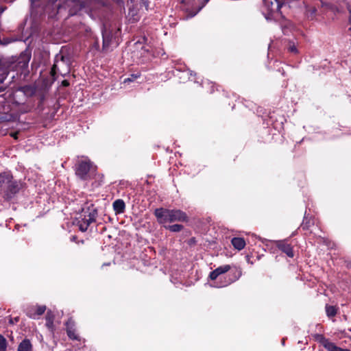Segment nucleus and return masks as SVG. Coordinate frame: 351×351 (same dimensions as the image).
<instances>
[{
    "label": "nucleus",
    "instance_id": "11",
    "mask_svg": "<svg viewBox=\"0 0 351 351\" xmlns=\"http://www.w3.org/2000/svg\"><path fill=\"white\" fill-rule=\"evenodd\" d=\"M8 74V69L2 64V60L0 58V92L5 90L4 86L2 84L3 81L5 80Z\"/></svg>",
    "mask_w": 351,
    "mask_h": 351
},
{
    "label": "nucleus",
    "instance_id": "2",
    "mask_svg": "<svg viewBox=\"0 0 351 351\" xmlns=\"http://www.w3.org/2000/svg\"><path fill=\"white\" fill-rule=\"evenodd\" d=\"M97 167L87 158H83L75 165V174L82 180H87L95 176Z\"/></svg>",
    "mask_w": 351,
    "mask_h": 351
},
{
    "label": "nucleus",
    "instance_id": "13",
    "mask_svg": "<svg viewBox=\"0 0 351 351\" xmlns=\"http://www.w3.org/2000/svg\"><path fill=\"white\" fill-rule=\"evenodd\" d=\"M45 319H46V324H45L46 326L51 332H53V331L55 330L54 324H53L54 315L51 311H47L46 317H45Z\"/></svg>",
    "mask_w": 351,
    "mask_h": 351
},
{
    "label": "nucleus",
    "instance_id": "17",
    "mask_svg": "<svg viewBox=\"0 0 351 351\" xmlns=\"http://www.w3.org/2000/svg\"><path fill=\"white\" fill-rule=\"evenodd\" d=\"M71 321H69L66 323V332L69 337L71 339L74 340H78L79 337L77 334L75 332V329L73 328V326H70Z\"/></svg>",
    "mask_w": 351,
    "mask_h": 351
},
{
    "label": "nucleus",
    "instance_id": "12",
    "mask_svg": "<svg viewBox=\"0 0 351 351\" xmlns=\"http://www.w3.org/2000/svg\"><path fill=\"white\" fill-rule=\"evenodd\" d=\"M30 60V56L27 53H23L18 58V66L21 69H26Z\"/></svg>",
    "mask_w": 351,
    "mask_h": 351
},
{
    "label": "nucleus",
    "instance_id": "7",
    "mask_svg": "<svg viewBox=\"0 0 351 351\" xmlns=\"http://www.w3.org/2000/svg\"><path fill=\"white\" fill-rule=\"evenodd\" d=\"M103 38V51H108L111 50V44L113 36L112 32L107 28L102 30Z\"/></svg>",
    "mask_w": 351,
    "mask_h": 351
},
{
    "label": "nucleus",
    "instance_id": "27",
    "mask_svg": "<svg viewBox=\"0 0 351 351\" xmlns=\"http://www.w3.org/2000/svg\"><path fill=\"white\" fill-rule=\"evenodd\" d=\"M129 14L131 15L132 17H134V21H137L138 20V17L136 16V13L135 12V10L134 9H131L130 8L129 10Z\"/></svg>",
    "mask_w": 351,
    "mask_h": 351
},
{
    "label": "nucleus",
    "instance_id": "3",
    "mask_svg": "<svg viewBox=\"0 0 351 351\" xmlns=\"http://www.w3.org/2000/svg\"><path fill=\"white\" fill-rule=\"evenodd\" d=\"M69 72V68L66 63V58L64 56H61L60 60H56L55 63L51 68V74L53 76H55L56 74L65 75Z\"/></svg>",
    "mask_w": 351,
    "mask_h": 351
},
{
    "label": "nucleus",
    "instance_id": "30",
    "mask_svg": "<svg viewBox=\"0 0 351 351\" xmlns=\"http://www.w3.org/2000/svg\"><path fill=\"white\" fill-rule=\"evenodd\" d=\"M349 23H350V29H351V10H350Z\"/></svg>",
    "mask_w": 351,
    "mask_h": 351
},
{
    "label": "nucleus",
    "instance_id": "24",
    "mask_svg": "<svg viewBox=\"0 0 351 351\" xmlns=\"http://www.w3.org/2000/svg\"><path fill=\"white\" fill-rule=\"evenodd\" d=\"M306 12H307L308 16L311 17L313 19V17L314 16L315 14L317 12V10L314 7H312V8L306 7Z\"/></svg>",
    "mask_w": 351,
    "mask_h": 351
},
{
    "label": "nucleus",
    "instance_id": "19",
    "mask_svg": "<svg viewBox=\"0 0 351 351\" xmlns=\"http://www.w3.org/2000/svg\"><path fill=\"white\" fill-rule=\"evenodd\" d=\"M165 228H167L173 232H180L183 228V226L180 225V224H174V225L167 226H165Z\"/></svg>",
    "mask_w": 351,
    "mask_h": 351
},
{
    "label": "nucleus",
    "instance_id": "18",
    "mask_svg": "<svg viewBox=\"0 0 351 351\" xmlns=\"http://www.w3.org/2000/svg\"><path fill=\"white\" fill-rule=\"evenodd\" d=\"M320 3H322V6L326 10H331L333 12L339 11L338 8L331 3H324L322 1H320Z\"/></svg>",
    "mask_w": 351,
    "mask_h": 351
},
{
    "label": "nucleus",
    "instance_id": "32",
    "mask_svg": "<svg viewBox=\"0 0 351 351\" xmlns=\"http://www.w3.org/2000/svg\"><path fill=\"white\" fill-rule=\"evenodd\" d=\"M197 12H194L193 14H190L189 17H193V16H194L197 14Z\"/></svg>",
    "mask_w": 351,
    "mask_h": 351
},
{
    "label": "nucleus",
    "instance_id": "21",
    "mask_svg": "<svg viewBox=\"0 0 351 351\" xmlns=\"http://www.w3.org/2000/svg\"><path fill=\"white\" fill-rule=\"evenodd\" d=\"M326 311L327 315L329 317H333L337 313L336 308L332 306H326Z\"/></svg>",
    "mask_w": 351,
    "mask_h": 351
},
{
    "label": "nucleus",
    "instance_id": "33",
    "mask_svg": "<svg viewBox=\"0 0 351 351\" xmlns=\"http://www.w3.org/2000/svg\"><path fill=\"white\" fill-rule=\"evenodd\" d=\"M75 239H76V237H75V236H73V237H71V241H75Z\"/></svg>",
    "mask_w": 351,
    "mask_h": 351
},
{
    "label": "nucleus",
    "instance_id": "8",
    "mask_svg": "<svg viewBox=\"0 0 351 351\" xmlns=\"http://www.w3.org/2000/svg\"><path fill=\"white\" fill-rule=\"evenodd\" d=\"M12 177L6 173L0 174V193L5 191L7 187H10L11 184V180Z\"/></svg>",
    "mask_w": 351,
    "mask_h": 351
},
{
    "label": "nucleus",
    "instance_id": "20",
    "mask_svg": "<svg viewBox=\"0 0 351 351\" xmlns=\"http://www.w3.org/2000/svg\"><path fill=\"white\" fill-rule=\"evenodd\" d=\"M230 265H225L220 266L215 269H216L217 272L218 273V274L221 275V274H225L226 272L230 270Z\"/></svg>",
    "mask_w": 351,
    "mask_h": 351
},
{
    "label": "nucleus",
    "instance_id": "16",
    "mask_svg": "<svg viewBox=\"0 0 351 351\" xmlns=\"http://www.w3.org/2000/svg\"><path fill=\"white\" fill-rule=\"evenodd\" d=\"M17 351H32V345L29 339L23 340L19 345Z\"/></svg>",
    "mask_w": 351,
    "mask_h": 351
},
{
    "label": "nucleus",
    "instance_id": "26",
    "mask_svg": "<svg viewBox=\"0 0 351 351\" xmlns=\"http://www.w3.org/2000/svg\"><path fill=\"white\" fill-rule=\"evenodd\" d=\"M219 275L218 274V273L217 272L216 269L213 270V271L210 272V278L211 280H214L215 279H217V278L219 276Z\"/></svg>",
    "mask_w": 351,
    "mask_h": 351
},
{
    "label": "nucleus",
    "instance_id": "31",
    "mask_svg": "<svg viewBox=\"0 0 351 351\" xmlns=\"http://www.w3.org/2000/svg\"><path fill=\"white\" fill-rule=\"evenodd\" d=\"M0 120L3 121H8L9 119L7 118L4 119V118L0 117Z\"/></svg>",
    "mask_w": 351,
    "mask_h": 351
},
{
    "label": "nucleus",
    "instance_id": "10",
    "mask_svg": "<svg viewBox=\"0 0 351 351\" xmlns=\"http://www.w3.org/2000/svg\"><path fill=\"white\" fill-rule=\"evenodd\" d=\"M321 342L328 351H350L348 349H343L337 346L334 343L329 341L322 336H321Z\"/></svg>",
    "mask_w": 351,
    "mask_h": 351
},
{
    "label": "nucleus",
    "instance_id": "29",
    "mask_svg": "<svg viewBox=\"0 0 351 351\" xmlns=\"http://www.w3.org/2000/svg\"><path fill=\"white\" fill-rule=\"evenodd\" d=\"M18 134H19V132H12L10 134L11 136L15 139L18 138Z\"/></svg>",
    "mask_w": 351,
    "mask_h": 351
},
{
    "label": "nucleus",
    "instance_id": "25",
    "mask_svg": "<svg viewBox=\"0 0 351 351\" xmlns=\"http://www.w3.org/2000/svg\"><path fill=\"white\" fill-rule=\"evenodd\" d=\"M140 77L139 74H132L130 77L125 78L123 80V83H128L130 82H133L135 79H137Z\"/></svg>",
    "mask_w": 351,
    "mask_h": 351
},
{
    "label": "nucleus",
    "instance_id": "5",
    "mask_svg": "<svg viewBox=\"0 0 351 351\" xmlns=\"http://www.w3.org/2000/svg\"><path fill=\"white\" fill-rule=\"evenodd\" d=\"M264 2L265 7L269 12V15L273 16L277 15L280 12V8L282 5V3L280 0H263Z\"/></svg>",
    "mask_w": 351,
    "mask_h": 351
},
{
    "label": "nucleus",
    "instance_id": "9",
    "mask_svg": "<svg viewBox=\"0 0 351 351\" xmlns=\"http://www.w3.org/2000/svg\"><path fill=\"white\" fill-rule=\"evenodd\" d=\"M276 246L279 250L285 252L289 257L292 258L293 256V248L290 244L285 241H278L276 243Z\"/></svg>",
    "mask_w": 351,
    "mask_h": 351
},
{
    "label": "nucleus",
    "instance_id": "23",
    "mask_svg": "<svg viewBox=\"0 0 351 351\" xmlns=\"http://www.w3.org/2000/svg\"><path fill=\"white\" fill-rule=\"evenodd\" d=\"M11 184H12V185H11L10 187H7V188L5 189V191H8V192H10V193H16V191H17V190H18V189H17V185H16V184H14V182H12V181H11Z\"/></svg>",
    "mask_w": 351,
    "mask_h": 351
},
{
    "label": "nucleus",
    "instance_id": "34",
    "mask_svg": "<svg viewBox=\"0 0 351 351\" xmlns=\"http://www.w3.org/2000/svg\"><path fill=\"white\" fill-rule=\"evenodd\" d=\"M63 84H64V86H67V85L69 84V83H68L66 81H64V82H63Z\"/></svg>",
    "mask_w": 351,
    "mask_h": 351
},
{
    "label": "nucleus",
    "instance_id": "14",
    "mask_svg": "<svg viewBox=\"0 0 351 351\" xmlns=\"http://www.w3.org/2000/svg\"><path fill=\"white\" fill-rule=\"evenodd\" d=\"M231 243L234 247L238 250H243L245 246V241L241 237H234L231 240Z\"/></svg>",
    "mask_w": 351,
    "mask_h": 351
},
{
    "label": "nucleus",
    "instance_id": "1",
    "mask_svg": "<svg viewBox=\"0 0 351 351\" xmlns=\"http://www.w3.org/2000/svg\"><path fill=\"white\" fill-rule=\"evenodd\" d=\"M154 214L160 223L174 221L183 222L188 219L186 214L180 210L157 208L155 210Z\"/></svg>",
    "mask_w": 351,
    "mask_h": 351
},
{
    "label": "nucleus",
    "instance_id": "35",
    "mask_svg": "<svg viewBox=\"0 0 351 351\" xmlns=\"http://www.w3.org/2000/svg\"><path fill=\"white\" fill-rule=\"evenodd\" d=\"M14 321H15V322H19V317L14 318Z\"/></svg>",
    "mask_w": 351,
    "mask_h": 351
},
{
    "label": "nucleus",
    "instance_id": "38",
    "mask_svg": "<svg viewBox=\"0 0 351 351\" xmlns=\"http://www.w3.org/2000/svg\"><path fill=\"white\" fill-rule=\"evenodd\" d=\"M282 344H284V343H285V339H282Z\"/></svg>",
    "mask_w": 351,
    "mask_h": 351
},
{
    "label": "nucleus",
    "instance_id": "4",
    "mask_svg": "<svg viewBox=\"0 0 351 351\" xmlns=\"http://www.w3.org/2000/svg\"><path fill=\"white\" fill-rule=\"evenodd\" d=\"M97 216V212L95 209H93L89 212L88 215H84L83 218L78 219L77 226L79 229L82 232L86 231L90 224L95 221Z\"/></svg>",
    "mask_w": 351,
    "mask_h": 351
},
{
    "label": "nucleus",
    "instance_id": "36",
    "mask_svg": "<svg viewBox=\"0 0 351 351\" xmlns=\"http://www.w3.org/2000/svg\"><path fill=\"white\" fill-rule=\"evenodd\" d=\"M265 18L267 20H269L271 19L269 16H266Z\"/></svg>",
    "mask_w": 351,
    "mask_h": 351
},
{
    "label": "nucleus",
    "instance_id": "22",
    "mask_svg": "<svg viewBox=\"0 0 351 351\" xmlns=\"http://www.w3.org/2000/svg\"><path fill=\"white\" fill-rule=\"evenodd\" d=\"M7 341L3 336L0 335V351H6Z\"/></svg>",
    "mask_w": 351,
    "mask_h": 351
},
{
    "label": "nucleus",
    "instance_id": "37",
    "mask_svg": "<svg viewBox=\"0 0 351 351\" xmlns=\"http://www.w3.org/2000/svg\"><path fill=\"white\" fill-rule=\"evenodd\" d=\"M143 4L145 5V7H147V2H146V1H143Z\"/></svg>",
    "mask_w": 351,
    "mask_h": 351
},
{
    "label": "nucleus",
    "instance_id": "15",
    "mask_svg": "<svg viewBox=\"0 0 351 351\" xmlns=\"http://www.w3.org/2000/svg\"><path fill=\"white\" fill-rule=\"evenodd\" d=\"M125 205L122 199H117L113 202V208L116 213H123L125 210Z\"/></svg>",
    "mask_w": 351,
    "mask_h": 351
},
{
    "label": "nucleus",
    "instance_id": "28",
    "mask_svg": "<svg viewBox=\"0 0 351 351\" xmlns=\"http://www.w3.org/2000/svg\"><path fill=\"white\" fill-rule=\"evenodd\" d=\"M289 51L292 53H296L298 52L296 47L295 46V45L293 43L289 45Z\"/></svg>",
    "mask_w": 351,
    "mask_h": 351
},
{
    "label": "nucleus",
    "instance_id": "6",
    "mask_svg": "<svg viewBox=\"0 0 351 351\" xmlns=\"http://www.w3.org/2000/svg\"><path fill=\"white\" fill-rule=\"evenodd\" d=\"M46 310V306H32L26 309L27 315L32 319H38Z\"/></svg>",
    "mask_w": 351,
    "mask_h": 351
}]
</instances>
